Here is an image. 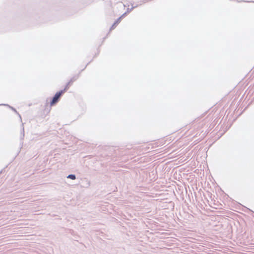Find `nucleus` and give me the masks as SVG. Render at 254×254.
<instances>
[{"instance_id": "obj_1", "label": "nucleus", "mask_w": 254, "mask_h": 254, "mask_svg": "<svg viewBox=\"0 0 254 254\" xmlns=\"http://www.w3.org/2000/svg\"><path fill=\"white\" fill-rule=\"evenodd\" d=\"M74 80H75L74 79H70V81L66 84L64 90H61L60 91L56 93L50 103L51 106H54L58 102L61 96L68 89L69 86L72 84Z\"/></svg>"}, {"instance_id": "obj_2", "label": "nucleus", "mask_w": 254, "mask_h": 254, "mask_svg": "<svg viewBox=\"0 0 254 254\" xmlns=\"http://www.w3.org/2000/svg\"><path fill=\"white\" fill-rule=\"evenodd\" d=\"M68 178L71 179L72 180H75V176L74 175H69L67 177Z\"/></svg>"}]
</instances>
